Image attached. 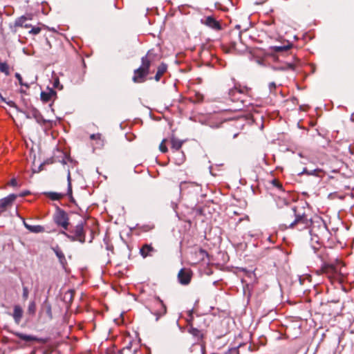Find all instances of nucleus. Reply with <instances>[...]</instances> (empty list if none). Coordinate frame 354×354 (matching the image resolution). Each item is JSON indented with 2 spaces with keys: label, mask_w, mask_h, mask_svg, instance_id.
I'll use <instances>...</instances> for the list:
<instances>
[{
  "label": "nucleus",
  "mask_w": 354,
  "mask_h": 354,
  "mask_svg": "<svg viewBox=\"0 0 354 354\" xmlns=\"http://www.w3.org/2000/svg\"><path fill=\"white\" fill-rule=\"evenodd\" d=\"M56 91H55L53 88H48L46 91H41V100L44 102H48L51 100H53L56 97Z\"/></svg>",
  "instance_id": "7"
},
{
  "label": "nucleus",
  "mask_w": 354,
  "mask_h": 354,
  "mask_svg": "<svg viewBox=\"0 0 354 354\" xmlns=\"http://www.w3.org/2000/svg\"><path fill=\"white\" fill-rule=\"evenodd\" d=\"M273 69L275 71H278V70L283 71V70H288V69L295 70V65L293 64H286L285 65L279 66V67H273Z\"/></svg>",
  "instance_id": "22"
},
{
  "label": "nucleus",
  "mask_w": 354,
  "mask_h": 354,
  "mask_svg": "<svg viewBox=\"0 0 354 354\" xmlns=\"http://www.w3.org/2000/svg\"><path fill=\"white\" fill-rule=\"evenodd\" d=\"M29 194H30L29 191H24V192H21L19 194H17V196L23 197V196L28 195Z\"/></svg>",
  "instance_id": "40"
},
{
  "label": "nucleus",
  "mask_w": 354,
  "mask_h": 354,
  "mask_svg": "<svg viewBox=\"0 0 354 354\" xmlns=\"http://www.w3.org/2000/svg\"><path fill=\"white\" fill-rule=\"evenodd\" d=\"M158 312H162V307L161 306V309L160 310H158Z\"/></svg>",
  "instance_id": "45"
},
{
  "label": "nucleus",
  "mask_w": 354,
  "mask_h": 354,
  "mask_svg": "<svg viewBox=\"0 0 354 354\" xmlns=\"http://www.w3.org/2000/svg\"><path fill=\"white\" fill-rule=\"evenodd\" d=\"M70 161V162H72L71 159L70 157H68L66 156H65L64 158H63V160L61 161V162L63 164V165H66L67 164V162Z\"/></svg>",
  "instance_id": "37"
},
{
  "label": "nucleus",
  "mask_w": 354,
  "mask_h": 354,
  "mask_svg": "<svg viewBox=\"0 0 354 354\" xmlns=\"http://www.w3.org/2000/svg\"><path fill=\"white\" fill-rule=\"evenodd\" d=\"M27 18L24 16H21L17 18L15 22V26L29 28L30 25L26 23Z\"/></svg>",
  "instance_id": "17"
},
{
  "label": "nucleus",
  "mask_w": 354,
  "mask_h": 354,
  "mask_svg": "<svg viewBox=\"0 0 354 354\" xmlns=\"http://www.w3.org/2000/svg\"><path fill=\"white\" fill-rule=\"evenodd\" d=\"M201 21L203 24L214 29L220 28L219 24L212 17L209 16L205 19H202Z\"/></svg>",
  "instance_id": "11"
},
{
  "label": "nucleus",
  "mask_w": 354,
  "mask_h": 354,
  "mask_svg": "<svg viewBox=\"0 0 354 354\" xmlns=\"http://www.w3.org/2000/svg\"><path fill=\"white\" fill-rule=\"evenodd\" d=\"M17 183V180L15 178L12 179L10 183V185H12V186H16Z\"/></svg>",
  "instance_id": "41"
},
{
  "label": "nucleus",
  "mask_w": 354,
  "mask_h": 354,
  "mask_svg": "<svg viewBox=\"0 0 354 354\" xmlns=\"http://www.w3.org/2000/svg\"><path fill=\"white\" fill-rule=\"evenodd\" d=\"M90 138L94 140L96 148H101L104 145V139L100 133H93L90 136Z\"/></svg>",
  "instance_id": "12"
},
{
  "label": "nucleus",
  "mask_w": 354,
  "mask_h": 354,
  "mask_svg": "<svg viewBox=\"0 0 354 354\" xmlns=\"http://www.w3.org/2000/svg\"><path fill=\"white\" fill-rule=\"evenodd\" d=\"M344 265L337 261L335 264H324L322 268L323 273L326 274L328 278L339 279L340 276H343L345 272L344 271Z\"/></svg>",
  "instance_id": "1"
},
{
  "label": "nucleus",
  "mask_w": 354,
  "mask_h": 354,
  "mask_svg": "<svg viewBox=\"0 0 354 354\" xmlns=\"http://www.w3.org/2000/svg\"><path fill=\"white\" fill-rule=\"evenodd\" d=\"M41 28L39 27H33L29 30V33L32 35H37L40 32Z\"/></svg>",
  "instance_id": "31"
},
{
  "label": "nucleus",
  "mask_w": 354,
  "mask_h": 354,
  "mask_svg": "<svg viewBox=\"0 0 354 354\" xmlns=\"http://www.w3.org/2000/svg\"><path fill=\"white\" fill-rule=\"evenodd\" d=\"M150 66V60L147 57H143L142 58V64L140 68H137L134 71V76L133 77V81L134 82H142L145 77L149 73V68Z\"/></svg>",
  "instance_id": "3"
},
{
  "label": "nucleus",
  "mask_w": 354,
  "mask_h": 354,
  "mask_svg": "<svg viewBox=\"0 0 354 354\" xmlns=\"http://www.w3.org/2000/svg\"><path fill=\"white\" fill-rule=\"evenodd\" d=\"M312 248H313V249L314 250L315 252L318 249V247H317L315 245H313Z\"/></svg>",
  "instance_id": "43"
},
{
  "label": "nucleus",
  "mask_w": 354,
  "mask_h": 354,
  "mask_svg": "<svg viewBox=\"0 0 354 354\" xmlns=\"http://www.w3.org/2000/svg\"><path fill=\"white\" fill-rule=\"evenodd\" d=\"M23 315V310L19 306H15L13 312V318L17 324H19Z\"/></svg>",
  "instance_id": "15"
},
{
  "label": "nucleus",
  "mask_w": 354,
  "mask_h": 354,
  "mask_svg": "<svg viewBox=\"0 0 354 354\" xmlns=\"http://www.w3.org/2000/svg\"><path fill=\"white\" fill-rule=\"evenodd\" d=\"M0 100L2 102H6V100L3 97V96L0 94Z\"/></svg>",
  "instance_id": "42"
},
{
  "label": "nucleus",
  "mask_w": 354,
  "mask_h": 354,
  "mask_svg": "<svg viewBox=\"0 0 354 354\" xmlns=\"http://www.w3.org/2000/svg\"><path fill=\"white\" fill-rule=\"evenodd\" d=\"M36 310V304L34 301H32L29 303L28 310L30 314H34Z\"/></svg>",
  "instance_id": "27"
},
{
  "label": "nucleus",
  "mask_w": 354,
  "mask_h": 354,
  "mask_svg": "<svg viewBox=\"0 0 354 354\" xmlns=\"http://www.w3.org/2000/svg\"><path fill=\"white\" fill-rule=\"evenodd\" d=\"M311 241L315 243L317 245H319V238L317 236H314L311 237Z\"/></svg>",
  "instance_id": "38"
},
{
  "label": "nucleus",
  "mask_w": 354,
  "mask_h": 354,
  "mask_svg": "<svg viewBox=\"0 0 354 354\" xmlns=\"http://www.w3.org/2000/svg\"><path fill=\"white\" fill-rule=\"evenodd\" d=\"M0 71L5 73L6 75H9V67L6 63H0Z\"/></svg>",
  "instance_id": "25"
},
{
  "label": "nucleus",
  "mask_w": 354,
  "mask_h": 354,
  "mask_svg": "<svg viewBox=\"0 0 354 354\" xmlns=\"http://www.w3.org/2000/svg\"><path fill=\"white\" fill-rule=\"evenodd\" d=\"M15 77L18 80L19 83V84L21 86H26V88H29L30 87V86H29V84L28 83H25V82H23L22 77H21V75L19 73H15Z\"/></svg>",
  "instance_id": "28"
},
{
  "label": "nucleus",
  "mask_w": 354,
  "mask_h": 354,
  "mask_svg": "<svg viewBox=\"0 0 354 354\" xmlns=\"http://www.w3.org/2000/svg\"><path fill=\"white\" fill-rule=\"evenodd\" d=\"M153 252H155L154 248L148 244H145L140 250V253L143 258L151 256Z\"/></svg>",
  "instance_id": "10"
},
{
  "label": "nucleus",
  "mask_w": 354,
  "mask_h": 354,
  "mask_svg": "<svg viewBox=\"0 0 354 354\" xmlns=\"http://www.w3.org/2000/svg\"><path fill=\"white\" fill-rule=\"evenodd\" d=\"M17 198V195L15 194H11L8 196L0 199V209L1 213L3 212L7 207L12 205V203Z\"/></svg>",
  "instance_id": "6"
},
{
  "label": "nucleus",
  "mask_w": 354,
  "mask_h": 354,
  "mask_svg": "<svg viewBox=\"0 0 354 354\" xmlns=\"http://www.w3.org/2000/svg\"><path fill=\"white\" fill-rule=\"evenodd\" d=\"M55 252L56 254V256L57 257V258L59 259V262L64 265L66 262V259H65V257H64V254H63V252L59 250V249H55Z\"/></svg>",
  "instance_id": "21"
},
{
  "label": "nucleus",
  "mask_w": 354,
  "mask_h": 354,
  "mask_svg": "<svg viewBox=\"0 0 354 354\" xmlns=\"http://www.w3.org/2000/svg\"><path fill=\"white\" fill-rule=\"evenodd\" d=\"M24 225L25 227L30 232L33 233H40L44 231V227L41 225H31L28 224L26 221H24Z\"/></svg>",
  "instance_id": "13"
},
{
  "label": "nucleus",
  "mask_w": 354,
  "mask_h": 354,
  "mask_svg": "<svg viewBox=\"0 0 354 354\" xmlns=\"http://www.w3.org/2000/svg\"><path fill=\"white\" fill-rule=\"evenodd\" d=\"M49 196L52 200H59L62 195L61 194L57 193V192H50L49 193Z\"/></svg>",
  "instance_id": "29"
},
{
  "label": "nucleus",
  "mask_w": 354,
  "mask_h": 354,
  "mask_svg": "<svg viewBox=\"0 0 354 354\" xmlns=\"http://www.w3.org/2000/svg\"><path fill=\"white\" fill-rule=\"evenodd\" d=\"M178 277L181 284L187 285L190 282L191 273L189 270L181 269L178 272Z\"/></svg>",
  "instance_id": "8"
},
{
  "label": "nucleus",
  "mask_w": 354,
  "mask_h": 354,
  "mask_svg": "<svg viewBox=\"0 0 354 354\" xmlns=\"http://www.w3.org/2000/svg\"><path fill=\"white\" fill-rule=\"evenodd\" d=\"M43 308L45 310L46 313L48 315V316L50 318H52V311L50 305L47 302H44L43 304Z\"/></svg>",
  "instance_id": "24"
},
{
  "label": "nucleus",
  "mask_w": 354,
  "mask_h": 354,
  "mask_svg": "<svg viewBox=\"0 0 354 354\" xmlns=\"http://www.w3.org/2000/svg\"><path fill=\"white\" fill-rule=\"evenodd\" d=\"M59 84H60V83H59V79L58 78L55 79L54 83H53V86L55 88H57L62 89V86H60Z\"/></svg>",
  "instance_id": "34"
},
{
  "label": "nucleus",
  "mask_w": 354,
  "mask_h": 354,
  "mask_svg": "<svg viewBox=\"0 0 354 354\" xmlns=\"http://www.w3.org/2000/svg\"><path fill=\"white\" fill-rule=\"evenodd\" d=\"M179 187L180 192H185L186 190H188L189 193H195L198 194L201 191V185L195 182H181Z\"/></svg>",
  "instance_id": "4"
},
{
  "label": "nucleus",
  "mask_w": 354,
  "mask_h": 354,
  "mask_svg": "<svg viewBox=\"0 0 354 354\" xmlns=\"http://www.w3.org/2000/svg\"><path fill=\"white\" fill-rule=\"evenodd\" d=\"M68 174H67V180H68V194H72V189H71V173L70 170L67 169Z\"/></svg>",
  "instance_id": "30"
},
{
  "label": "nucleus",
  "mask_w": 354,
  "mask_h": 354,
  "mask_svg": "<svg viewBox=\"0 0 354 354\" xmlns=\"http://www.w3.org/2000/svg\"><path fill=\"white\" fill-rule=\"evenodd\" d=\"M39 113L37 110L33 109L31 113L32 117L35 118L36 120H38Z\"/></svg>",
  "instance_id": "35"
},
{
  "label": "nucleus",
  "mask_w": 354,
  "mask_h": 354,
  "mask_svg": "<svg viewBox=\"0 0 354 354\" xmlns=\"http://www.w3.org/2000/svg\"><path fill=\"white\" fill-rule=\"evenodd\" d=\"M165 141V140H163L159 146V149L162 153H165L167 151V148L164 144Z\"/></svg>",
  "instance_id": "32"
},
{
  "label": "nucleus",
  "mask_w": 354,
  "mask_h": 354,
  "mask_svg": "<svg viewBox=\"0 0 354 354\" xmlns=\"http://www.w3.org/2000/svg\"><path fill=\"white\" fill-rule=\"evenodd\" d=\"M8 104H10V106H14L17 110V111L20 112V113H22L23 114L25 115L26 118L29 119V118H32V115H31V113H26L25 111H23L21 110H20L15 104L14 102H10L8 103Z\"/></svg>",
  "instance_id": "26"
},
{
  "label": "nucleus",
  "mask_w": 354,
  "mask_h": 354,
  "mask_svg": "<svg viewBox=\"0 0 354 354\" xmlns=\"http://www.w3.org/2000/svg\"><path fill=\"white\" fill-rule=\"evenodd\" d=\"M289 48V46H276L275 50L276 51H282L285 50Z\"/></svg>",
  "instance_id": "36"
},
{
  "label": "nucleus",
  "mask_w": 354,
  "mask_h": 354,
  "mask_svg": "<svg viewBox=\"0 0 354 354\" xmlns=\"http://www.w3.org/2000/svg\"><path fill=\"white\" fill-rule=\"evenodd\" d=\"M276 88V84L274 82H270L269 84V88H270V91L272 92L274 89H275Z\"/></svg>",
  "instance_id": "39"
},
{
  "label": "nucleus",
  "mask_w": 354,
  "mask_h": 354,
  "mask_svg": "<svg viewBox=\"0 0 354 354\" xmlns=\"http://www.w3.org/2000/svg\"><path fill=\"white\" fill-rule=\"evenodd\" d=\"M17 335L21 339L26 342H30L36 339V338L32 335H28L23 333H17Z\"/></svg>",
  "instance_id": "20"
},
{
  "label": "nucleus",
  "mask_w": 354,
  "mask_h": 354,
  "mask_svg": "<svg viewBox=\"0 0 354 354\" xmlns=\"http://www.w3.org/2000/svg\"><path fill=\"white\" fill-rule=\"evenodd\" d=\"M196 255L197 256L198 261H203L205 258L207 257V253L205 250L200 248L196 251Z\"/></svg>",
  "instance_id": "19"
},
{
  "label": "nucleus",
  "mask_w": 354,
  "mask_h": 354,
  "mask_svg": "<svg viewBox=\"0 0 354 354\" xmlns=\"http://www.w3.org/2000/svg\"><path fill=\"white\" fill-rule=\"evenodd\" d=\"M166 71H167V65L165 64H161L158 66L157 73L155 75L156 81H157V82L159 81L161 76L165 73Z\"/></svg>",
  "instance_id": "16"
},
{
  "label": "nucleus",
  "mask_w": 354,
  "mask_h": 354,
  "mask_svg": "<svg viewBox=\"0 0 354 354\" xmlns=\"http://www.w3.org/2000/svg\"><path fill=\"white\" fill-rule=\"evenodd\" d=\"M292 214L294 216V220L291 222L287 221L282 225V226L286 228H297L298 230H301L306 228L308 225V219L304 215H297L295 213V209H292Z\"/></svg>",
  "instance_id": "2"
},
{
  "label": "nucleus",
  "mask_w": 354,
  "mask_h": 354,
  "mask_svg": "<svg viewBox=\"0 0 354 354\" xmlns=\"http://www.w3.org/2000/svg\"><path fill=\"white\" fill-rule=\"evenodd\" d=\"M243 89L239 88L237 87H234V88L231 89L229 92V95L232 97H235L236 94H241L243 93Z\"/></svg>",
  "instance_id": "23"
},
{
  "label": "nucleus",
  "mask_w": 354,
  "mask_h": 354,
  "mask_svg": "<svg viewBox=\"0 0 354 354\" xmlns=\"http://www.w3.org/2000/svg\"><path fill=\"white\" fill-rule=\"evenodd\" d=\"M156 301L158 303V304H160V306L162 307V312H156L154 313L153 314L156 315V321H158L159 319V318L165 315L166 313H167V308H166V306L165 305V304L163 303V301L160 299V297H156Z\"/></svg>",
  "instance_id": "14"
},
{
  "label": "nucleus",
  "mask_w": 354,
  "mask_h": 354,
  "mask_svg": "<svg viewBox=\"0 0 354 354\" xmlns=\"http://www.w3.org/2000/svg\"><path fill=\"white\" fill-rule=\"evenodd\" d=\"M28 294H29V292H28V288L27 287H23V298L24 299H28Z\"/></svg>",
  "instance_id": "33"
},
{
  "label": "nucleus",
  "mask_w": 354,
  "mask_h": 354,
  "mask_svg": "<svg viewBox=\"0 0 354 354\" xmlns=\"http://www.w3.org/2000/svg\"><path fill=\"white\" fill-rule=\"evenodd\" d=\"M54 221L57 225L62 226L65 230L67 229L68 225V218L64 211L57 209L54 215Z\"/></svg>",
  "instance_id": "5"
},
{
  "label": "nucleus",
  "mask_w": 354,
  "mask_h": 354,
  "mask_svg": "<svg viewBox=\"0 0 354 354\" xmlns=\"http://www.w3.org/2000/svg\"><path fill=\"white\" fill-rule=\"evenodd\" d=\"M236 28L239 29V28H240V26L239 25H236Z\"/></svg>",
  "instance_id": "44"
},
{
  "label": "nucleus",
  "mask_w": 354,
  "mask_h": 354,
  "mask_svg": "<svg viewBox=\"0 0 354 354\" xmlns=\"http://www.w3.org/2000/svg\"><path fill=\"white\" fill-rule=\"evenodd\" d=\"M171 142L172 148L175 149L176 150L180 149L183 145V141L175 138H171Z\"/></svg>",
  "instance_id": "18"
},
{
  "label": "nucleus",
  "mask_w": 354,
  "mask_h": 354,
  "mask_svg": "<svg viewBox=\"0 0 354 354\" xmlns=\"http://www.w3.org/2000/svg\"><path fill=\"white\" fill-rule=\"evenodd\" d=\"M74 232L76 240L80 241L81 243H84L85 241L84 235V227L82 223L77 225Z\"/></svg>",
  "instance_id": "9"
}]
</instances>
